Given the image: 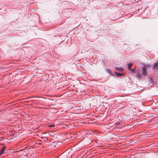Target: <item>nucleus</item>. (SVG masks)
<instances>
[{"label":"nucleus","mask_w":158,"mask_h":158,"mask_svg":"<svg viewBox=\"0 0 158 158\" xmlns=\"http://www.w3.org/2000/svg\"><path fill=\"white\" fill-rule=\"evenodd\" d=\"M142 73L143 76H146L147 75V70L145 66H143L142 68Z\"/></svg>","instance_id":"f257e3e1"},{"label":"nucleus","mask_w":158,"mask_h":158,"mask_svg":"<svg viewBox=\"0 0 158 158\" xmlns=\"http://www.w3.org/2000/svg\"><path fill=\"white\" fill-rule=\"evenodd\" d=\"M6 148V147L5 146H2L0 154H2L4 153Z\"/></svg>","instance_id":"f03ea898"},{"label":"nucleus","mask_w":158,"mask_h":158,"mask_svg":"<svg viewBox=\"0 0 158 158\" xmlns=\"http://www.w3.org/2000/svg\"><path fill=\"white\" fill-rule=\"evenodd\" d=\"M115 70H116L119 72H123L124 70V69H123V68H122V67L118 68V67H116L115 68Z\"/></svg>","instance_id":"7ed1b4c3"},{"label":"nucleus","mask_w":158,"mask_h":158,"mask_svg":"<svg viewBox=\"0 0 158 158\" xmlns=\"http://www.w3.org/2000/svg\"><path fill=\"white\" fill-rule=\"evenodd\" d=\"M158 66V63H157V62L155 63L154 64V65L152 67V69H156V68L157 69Z\"/></svg>","instance_id":"20e7f679"},{"label":"nucleus","mask_w":158,"mask_h":158,"mask_svg":"<svg viewBox=\"0 0 158 158\" xmlns=\"http://www.w3.org/2000/svg\"><path fill=\"white\" fill-rule=\"evenodd\" d=\"M133 64L132 63H129L127 64L128 69L129 70H130L131 69V68L133 65Z\"/></svg>","instance_id":"39448f33"},{"label":"nucleus","mask_w":158,"mask_h":158,"mask_svg":"<svg viewBox=\"0 0 158 158\" xmlns=\"http://www.w3.org/2000/svg\"><path fill=\"white\" fill-rule=\"evenodd\" d=\"M114 73L118 77L122 76L123 75L122 73L117 72H114Z\"/></svg>","instance_id":"423d86ee"},{"label":"nucleus","mask_w":158,"mask_h":158,"mask_svg":"<svg viewBox=\"0 0 158 158\" xmlns=\"http://www.w3.org/2000/svg\"><path fill=\"white\" fill-rule=\"evenodd\" d=\"M107 71L110 74H111L112 73V71L110 69H107Z\"/></svg>","instance_id":"0eeeda50"},{"label":"nucleus","mask_w":158,"mask_h":158,"mask_svg":"<svg viewBox=\"0 0 158 158\" xmlns=\"http://www.w3.org/2000/svg\"><path fill=\"white\" fill-rule=\"evenodd\" d=\"M136 76L139 78H141V76L140 75V73L137 74L136 75Z\"/></svg>","instance_id":"6e6552de"},{"label":"nucleus","mask_w":158,"mask_h":158,"mask_svg":"<svg viewBox=\"0 0 158 158\" xmlns=\"http://www.w3.org/2000/svg\"><path fill=\"white\" fill-rule=\"evenodd\" d=\"M130 70L133 73H134L135 71V69H131Z\"/></svg>","instance_id":"1a4fd4ad"},{"label":"nucleus","mask_w":158,"mask_h":158,"mask_svg":"<svg viewBox=\"0 0 158 158\" xmlns=\"http://www.w3.org/2000/svg\"><path fill=\"white\" fill-rule=\"evenodd\" d=\"M54 126H55L54 124H51V125H49V127H53Z\"/></svg>","instance_id":"9d476101"},{"label":"nucleus","mask_w":158,"mask_h":158,"mask_svg":"<svg viewBox=\"0 0 158 158\" xmlns=\"http://www.w3.org/2000/svg\"><path fill=\"white\" fill-rule=\"evenodd\" d=\"M87 139L89 140V143H90L91 142V140L89 138H87Z\"/></svg>","instance_id":"9b49d317"},{"label":"nucleus","mask_w":158,"mask_h":158,"mask_svg":"<svg viewBox=\"0 0 158 158\" xmlns=\"http://www.w3.org/2000/svg\"><path fill=\"white\" fill-rule=\"evenodd\" d=\"M150 81L152 82V80L151 79H150Z\"/></svg>","instance_id":"f8f14e48"}]
</instances>
